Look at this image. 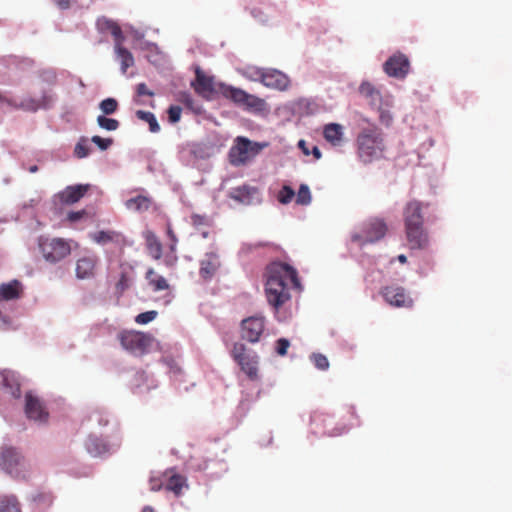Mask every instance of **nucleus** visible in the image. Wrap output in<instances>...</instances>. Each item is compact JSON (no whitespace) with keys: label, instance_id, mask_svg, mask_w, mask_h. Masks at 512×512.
Listing matches in <instances>:
<instances>
[{"label":"nucleus","instance_id":"nucleus-17","mask_svg":"<svg viewBox=\"0 0 512 512\" xmlns=\"http://www.w3.org/2000/svg\"><path fill=\"white\" fill-rule=\"evenodd\" d=\"M98 257L95 254H88L80 257L76 261V277L78 279H90L94 277Z\"/></svg>","mask_w":512,"mask_h":512},{"label":"nucleus","instance_id":"nucleus-37","mask_svg":"<svg viewBox=\"0 0 512 512\" xmlns=\"http://www.w3.org/2000/svg\"><path fill=\"white\" fill-rule=\"evenodd\" d=\"M32 500L36 504V509H38L40 512H41V510L50 507L53 503L52 495L47 492L36 493L33 496Z\"/></svg>","mask_w":512,"mask_h":512},{"label":"nucleus","instance_id":"nucleus-8","mask_svg":"<svg viewBox=\"0 0 512 512\" xmlns=\"http://www.w3.org/2000/svg\"><path fill=\"white\" fill-rule=\"evenodd\" d=\"M233 357L240 365L241 370L251 379L256 378V362L254 352L248 349L244 343H236L233 349Z\"/></svg>","mask_w":512,"mask_h":512},{"label":"nucleus","instance_id":"nucleus-63","mask_svg":"<svg viewBox=\"0 0 512 512\" xmlns=\"http://www.w3.org/2000/svg\"><path fill=\"white\" fill-rule=\"evenodd\" d=\"M397 259L402 264H405L407 262V257L404 254L398 255Z\"/></svg>","mask_w":512,"mask_h":512},{"label":"nucleus","instance_id":"nucleus-16","mask_svg":"<svg viewBox=\"0 0 512 512\" xmlns=\"http://www.w3.org/2000/svg\"><path fill=\"white\" fill-rule=\"evenodd\" d=\"M423 203L417 200L409 201L403 211L404 226H423Z\"/></svg>","mask_w":512,"mask_h":512},{"label":"nucleus","instance_id":"nucleus-10","mask_svg":"<svg viewBox=\"0 0 512 512\" xmlns=\"http://www.w3.org/2000/svg\"><path fill=\"white\" fill-rule=\"evenodd\" d=\"M258 74H260L261 83L268 88L285 91L290 86L289 77L279 70L262 69L258 70Z\"/></svg>","mask_w":512,"mask_h":512},{"label":"nucleus","instance_id":"nucleus-1","mask_svg":"<svg viewBox=\"0 0 512 512\" xmlns=\"http://www.w3.org/2000/svg\"><path fill=\"white\" fill-rule=\"evenodd\" d=\"M290 285L301 288L297 271L286 263L273 262L266 268L265 295L276 311L291 298Z\"/></svg>","mask_w":512,"mask_h":512},{"label":"nucleus","instance_id":"nucleus-4","mask_svg":"<svg viewBox=\"0 0 512 512\" xmlns=\"http://www.w3.org/2000/svg\"><path fill=\"white\" fill-rule=\"evenodd\" d=\"M0 467L16 479H25L29 465L13 447H3L0 452Z\"/></svg>","mask_w":512,"mask_h":512},{"label":"nucleus","instance_id":"nucleus-35","mask_svg":"<svg viewBox=\"0 0 512 512\" xmlns=\"http://www.w3.org/2000/svg\"><path fill=\"white\" fill-rule=\"evenodd\" d=\"M0 512H21L20 504L13 495L0 497Z\"/></svg>","mask_w":512,"mask_h":512},{"label":"nucleus","instance_id":"nucleus-15","mask_svg":"<svg viewBox=\"0 0 512 512\" xmlns=\"http://www.w3.org/2000/svg\"><path fill=\"white\" fill-rule=\"evenodd\" d=\"M405 234L411 249L423 250L429 246V235L423 226H406Z\"/></svg>","mask_w":512,"mask_h":512},{"label":"nucleus","instance_id":"nucleus-19","mask_svg":"<svg viewBox=\"0 0 512 512\" xmlns=\"http://www.w3.org/2000/svg\"><path fill=\"white\" fill-rule=\"evenodd\" d=\"M25 413L32 420L46 421L48 418V413L45 411L43 404L32 393L25 395Z\"/></svg>","mask_w":512,"mask_h":512},{"label":"nucleus","instance_id":"nucleus-61","mask_svg":"<svg viewBox=\"0 0 512 512\" xmlns=\"http://www.w3.org/2000/svg\"><path fill=\"white\" fill-rule=\"evenodd\" d=\"M178 258L176 255H173V256H168L166 257L165 259V264L167 266H174V264L177 262Z\"/></svg>","mask_w":512,"mask_h":512},{"label":"nucleus","instance_id":"nucleus-42","mask_svg":"<svg viewBox=\"0 0 512 512\" xmlns=\"http://www.w3.org/2000/svg\"><path fill=\"white\" fill-rule=\"evenodd\" d=\"M295 196L294 190L290 186H283L278 193V201L282 204H288Z\"/></svg>","mask_w":512,"mask_h":512},{"label":"nucleus","instance_id":"nucleus-18","mask_svg":"<svg viewBox=\"0 0 512 512\" xmlns=\"http://www.w3.org/2000/svg\"><path fill=\"white\" fill-rule=\"evenodd\" d=\"M89 189V184L67 186L64 190L58 193V198L63 204L72 205L82 199Z\"/></svg>","mask_w":512,"mask_h":512},{"label":"nucleus","instance_id":"nucleus-59","mask_svg":"<svg viewBox=\"0 0 512 512\" xmlns=\"http://www.w3.org/2000/svg\"><path fill=\"white\" fill-rule=\"evenodd\" d=\"M391 116L386 113L385 111H382L381 114H380V121L381 123L385 124V125H389V123L391 122Z\"/></svg>","mask_w":512,"mask_h":512},{"label":"nucleus","instance_id":"nucleus-30","mask_svg":"<svg viewBox=\"0 0 512 512\" xmlns=\"http://www.w3.org/2000/svg\"><path fill=\"white\" fill-rule=\"evenodd\" d=\"M146 247L149 255L155 259L159 260L163 254V246L159 241L157 236L154 233H148L146 236Z\"/></svg>","mask_w":512,"mask_h":512},{"label":"nucleus","instance_id":"nucleus-32","mask_svg":"<svg viewBox=\"0 0 512 512\" xmlns=\"http://www.w3.org/2000/svg\"><path fill=\"white\" fill-rule=\"evenodd\" d=\"M115 51L121 62V70L126 73L127 69L134 65L133 55L122 44L115 45Z\"/></svg>","mask_w":512,"mask_h":512},{"label":"nucleus","instance_id":"nucleus-24","mask_svg":"<svg viewBox=\"0 0 512 512\" xmlns=\"http://www.w3.org/2000/svg\"><path fill=\"white\" fill-rule=\"evenodd\" d=\"M89 454L94 457L102 456L109 451L108 444L101 438L89 436L85 443Z\"/></svg>","mask_w":512,"mask_h":512},{"label":"nucleus","instance_id":"nucleus-39","mask_svg":"<svg viewBox=\"0 0 512 512\" xmlns=\"http://www.w3.org/2000/svg\"><path fill=\"white\" fill-rule=\"evenodd\" d=\"M136 96L134 98V102L137 104H145L143 100L140 98L143 96L153 97L155 93L150 90L145 83H139L135 87Z\"/></svg>","mask_w":512,"mask_h":512},{"label":"nucleus","instance_id":"nucleus-41","mask_svg":"<svg viewBox=\"0 0 512 512\" xmlns=\"http://www.w3.org/2000/svg\"><path fill=\"white\" fill-rule=\"evenodd\" d=\"M311 202V193L307 185L302 184L298 190L296 203L300 205H308Z\"/></svg>","mask_w":512,"mask_h":512},{"label":"nucleus","instance_id":"nucleus-55","mask_svg":"<svg viewBox=\"0 0 512 512\" xmlns=\"http://www.w3.org/2000/svg\"><path fill=\"white\" fill-rule=\"evenodd\" d=\"M151 491H159L162 488V481L159 478L152 477L149 481Z\"/></svg>","mask_w":512,"mask_h":512},{"label":"nucleus","instance_id":"nucleus-11","mask_svg":"<svg viewBox=\"0 0 512 512\" xmlns=\"http://www.w3.org/2000/svg\"><path fill=\"white\" fill-rule=\"evenodd\" d=\"M380 293L385 301L394 307L410 308L413 306L412 298L407 295L403 287L386 286L381 289Z\"/></svg>","mask_w":512,"mask_h":512},{"label":"nucleus","instance_id":"nucleus-38","mask_svg":"<svg viewBox=\"0 0 512 512\" xmlns=\"http://www.w3.org/2000/svg\"><path fill=\"white\" fill-rule=\"evenodd\" d=\"M97 124L99 125V127H101L102 129H105L107 131H115L120 126V123L118 120L113 119V118H108L104 115H99L97 117Z\"/></svg>","mask_w":512,"mask_h":512},{"label":"nucleus","instance_id":"nucleus-23","mask_svg":"<svg viewBox=\"0 0 512 512\" xmlns=\"http://www.w3.org/2000/svg\"><path fill=\"white\" fill-rule=\"evenodd\" d=\"M254 188L248 185H242L232 188L230 197L241 204H250L254 198Z\"/></svg>","mask_w":512,"mask_h":512},{"label":"nucleus","instance_id":"nucleus-34","mask_svg":"<svg viewBox=\"0 0 512 512\" xmlns=\"http://www.w3.org/2000/svg\"><path fill=\"white\" fill-rule=\"evenodd\" d=\"M101 28L111 33L114 38L115 45L122 44L124 36L120 26L112 20H104L101 24Z\"/></svg>","mask_w":512,"mask_h":512},{"label":"nucleus","instance_id":"nucleus-62","mask_svg":"<svg viewBox=\"0 0 512 512\" xmlns=\"http://www.w3.org/2000/svg\"><path fill=\"white\" fill-rule=\"evenodd\" d=\"M310 152L313 154V156L316 160L321 158V151L319 150V148L317 146H313L312 150Z\"/></svg>","mask_w":512,"mask_h":512},{"label":"nucleus","instance_id":"nucleus-36","mask_svg":"<svg viewBox=\"0 0 512 512\" xmlns=\"http://www.w3.org/2000/svg\"><path fill=\"white\" fill-rule=\"evenodd\" d=\"M136 117L139 120L147 122L149 124V130L152 133H157L160 131V125H159L155 115L152 112L137 110Z\"/></svg>","mask_w":512,"mask_h":512},{"label":"nucleus","instance_id":"nucleus-2","mask_svg":"<svg viewBox=\"0 0 512 512\" xmlns=\"http://www.w3.org/2000/svg\"><path fill=\"white\" fill-rule=\"evenodd\" d=\"M356 146L357 155L364 164L383 158L386 144L382 130L374 125L362 129L357 135Z\"/></svg>","mask_w":512,"mask_h":512},{"label":"nucleus","instance_id":"nucleus-53","mask_svg":"<svg viewBox=\"0 0 512 512\" xmlns=\"http://www.w3.org/2000/svg\"><path fill=\"white\" fill-rule=\"evenodd\" d=\"M41 105V109H48L53 103V97L50 94L44 93L40 99H37Z\"/></svg>","mask_w":512,"mask_h":512},{"label":"nucleus","instance_id":"nucleus-56","mask_svg":"<svg viewBox=\"0 0 512 512\" xmlns=\"http://www.w3.org/2000/svg\"><path fill=\"white\" fill-rule=\"evenodd\" d=\"M157 273L156 271L153 269V268H149L147 271H146V275H145V278L146 280L148 281L149 285L152 286V282L157 280Z\"/></svg>","mask_w":512,"mask_h":512},{"label":"nucleus","instance_id":"nucleus-48","mask_svg":"<svg viewBox=\"0 0 512 512\" xmlns=\"http://www.w3.org/2000/svg\"><path fill=\"white\" fill-rule=\"evenodd\" d=\"M91 141L96 144L99 149L101 150H107L112 144H113V139L112 138H102L98 135H95L91 138Z\"/></svg>","mask_w":512,"mask_h":512},{"label":"nucleus","instance_id":"nucleus-47","mask_svg":"<svg viewBox=\"0 0 512 512\" xmlns=\"http://www.w3.org/2000/svg\"><path fill=\"white\" fill-rule=\"evenodd\" d=\"M168 119L171 123H177L180 121L182 108L178 105H171L168 108Z\"/></svg>","mask_w":512,"mask_h":512},{"label":"nucleus","instance_id":"nucleus-13","mask_svg":"<svg viewBox=\"0 0 512 512\" xmlns=\"http://www.w3.org/2000/svg\"><path fill=\"white\" fill-rule=\"evenodd\" d=\"M199 275L204 281H210L217 274L221 267L220 256L217 252L211 251L205 253L200 260Z\"/></svg>","mask_w":512,"mask_h":512},{"label":"nucleus","instance_id":"nucleus-60","mask_svg":"<svg viewBox=\"0 0 512 512\" xmlns=\"http://www.w3.org/2000/svg\"><path fill=\"white\" fill-rule=\"evenodd\" d=\"M266 102L263 99L258 98V113L267 112Z\"/></svg>","mask_w":512,"mask_h":512},{"label":"nucleus","instance_id":"nucleus-3","mask_svg":"<svg viewBox=\"0 0 512 512\" xmlns=\"http://www.w3.org/2000/svg\"><path fill=\"white\" fill-rule=\"evenodd\" d=\"M38 247L44 260L51 264H56L71 253L69 241L59 237L40 236L38 238Z\"/></svg>","mask_w":512,"mask_h":512},{"label":"nucleus","instance_id":"nucleus-58","mask_svg":"<svg viewBox=\"0 0 512 512\" xmlns=\"http://www.w3.org/2000/svg\"><path fill=\"white\" fill-rule=\"evenodd\" d=\"M298 147L299 149H301L304 155L309 156L311 154L310 149L308 148L305 140H300L298 142Z\"/></svg>","mask_w":512,"mask_h":512},{"label":"nucleus","instance_id":"nucleus-12","mask_svg":"<svg viewBox=\"0 0 512 512\" xmlns=\"http://www.w3.org/2000/svg\"><path fill=\"white\" fill-rule=\"evenodd\" d=\"M195 92L205 99H211L215 92V83L212 76H208L201 68L195 69V79L191 82Z\"/></svg>","mask_w":512,"mask_h":512},{"label":"nucleus","instance_id":"nucleus-21","mask_svg":"<svg viewBox=\"0 0 512 512\" xmlns=\"http://www.w3.org/2000/svg\"><path fill=\"white\" fill-rule=\"evenodd\" d=\"M22 294L23 285L19 280L14 279L0 285V302L19 299Z\"/></svg>","mask_w":512,"mask_h":512},{"label":"nucleus","instance_id":"nucleus-45","mask_svg":"<svg viewBox=\"0 0 512 512\" xmlns=\"http://www.w3.org/2000/svg\"><path fill=\"white\" fill-rule=\"evenodd\" d=\"M131 284V278L126 272H122L120 275V279L116 283V290L118 293H123L126 289L129 288Z\"/></svg>","mask_w":512,"mask_h":512},{"label":"nucleus","instance_id":"nucleus-57","mask_svg":"<svg viewBox=\"0 0 512 512\" xmlns=\"http://www.w3.org/2000/svg\"><path fill=\"white\" fill-rule=\"evenodd\" d=\"M157 273L156 271L153 269V268H149L147 271H146V275H145V278L146 280L148 281L149 285L152 286V282L157 280Z\"/></svg>","mask_w":512,"mask_h":512},{"label":"nucleus","instance_id":"nucleus-29","mask_svg":"<svg viewBox=\"0 0 512 512\" xmlns=\"http://www.w3.org/2000/svg\"><path fill=\"white\" fill-rule=\"evenodd\" d=\"M360 94L365 97L373 106L381 102L380 92L369 82H363L359 87Z\"/></svg>","mask_w":512,"mask_h":512},{"label":"nucleus","instance_id":"nucleus-44","mask_svg":"<svg viewBox=\"0 0 512 512\" xmlns=\"http://www.w3.org/2000/svg\"><path fill=\"white\" fill-rule=\"evenodd\" d=\"M311 360L314 365L320 370H327L329 367V361L327 357L321 353H313Z\"/></svg>","mask_w":512,"mask_h":512},{"label":"nucleus","instance_id":"nucleus-40","mask_svg":"<svg viewBox=\"0 0 512 512\" xmlns=\"http://www.w3.org/2000/svg\"><path fill=\"white\" fill-rule=\"evenodd\" d=\"M99 107L104 114L110 115L117 111L118 102L114 98H106L100 102Z\"/></svg>","mask_w":512,"mask_h":512},{"label":"nucleus","instance_id":"nucleus-22","mask_svg":"<svg viewBox=\"0 0 512 512\" xmlns=\"http://www.w3.org/2000/svg\"><path fill=\"white\" fill-rule=\"evenodd\" d=\"M323 136L333 146H338L343 140V127L337 123H330L324 126Z\"/></svg>","mask_w":512,"mask_h":512},{"label":"nucleus","instance_id":"nucleus-7","mask_svg":"<svg viewBox=\"0 0 512 512\" xmlns=\"http://www.w3.org/2000/svg\"><path fill=\"white\" fill-rule=\"evenodd\" d=\"M254 145L245 137H237L228 153L229 162L233 166L246 164L251 159V152Z\"/></svg>","mask_w":512,"mask_h":512},{"label":"nucleus","instance_id":"nucleus-31","mask_svg":"<svg viewBox=\"0 0 512 512\" xmlns=\"http://www.w3.org/2000/svg\"><path fill=\"white\" fill-rule=\"evenodd\" d=\"M7 104L14 109H21L30 112H36L41 109V105L37 99L28 97L23 99L21 102H16L15 100H7Z\"/></svg>","mask_w":512,"mask_h":512},{"label":"nucleus","instance_id":"nucleus-50","mask_svg":"<svg viewBox=\"0 0 512 512\" xmlns=\"http://www.w3.org/2000/svg\"><path fill=\"white\" fill-rule=\"evenodd\" d=\"M151 287H152L153 291L158 292V291H162V290H167V289H169L170 286H169L167 280L163 276L157 275V280L152 282Z\"/></svg>","mask_w":512,"mask_h":512},{"label":"nucleus","instance_id":"nucleus-14","mask_svg":"<svg viewBox=\"0 0 512 512\" xmlns=\"http://www.w3.org/2000/svg\"><path fill=\"white\" fill-rule=\"evenodd\" d=\"M333 419L326 414H314L311 418V430L315 435L320 436H337L342 433L343 429H331Z\"/></svg>","mask_w":512,"mask_h":512},{"label":"nucleus","instance_id":"nucleus-46","mask_svg":"<svg viewBox=\"0 0 512 512\" xmlns=\"http://www.w3.org/2000/svg\"><path fill=\"white\" fill-rule=\"evenodd\" d=\"M157 314V311L154 310L143 312L136 316L135 321L138 324H147L153 321L157 317Z\"/></svg>","mask_w":512,"mask_h":512},{"label":"nucleus","instance_id":"nucleus-26","mask_svg":"<svg viewBox=\"0 0 512 512\" xmlns=\"http://www.w3.org/2000/svg\"><path fill=\"white\" fill-rule=\"evenodd\" d=\"M0 385L5 387L14 398L21 396L20 384L10 372H0Z\"/></svg>","mask_w":512,"mask_h":512},{"label":"nucleus","instance_id":"nucleus-5","mask_svg":"<svg viewBox=\"0 0 512 512\" xmlns=\"http://www.w3.org/2000/svg\"><path fill=\"white\" fill-rule=\"evenodd\" d=\"M122 347L136 355L148 353L153 344L154 338L147 333L140 331H122L118 334Z\"/></svg>","mask_w":512,"mask_h":512},{"label":"nucleus","instance_id":"nucleus-49","mask_svg":"<svg viewBox=\"0 0 512 512\" xmlns=\"http://www.w3.org/2000/svg\"><path fill=\"white\" fill-rule=\"evenodd\" d=\"M191 224L194 227H201V226H208L209 225V218L206 215H200V214H192L191 215Z\"/></svg>","mask_w":512,"mask_h":512},{"label":"nucleus","instance_id":"nucleus-27","mask_svg":"<svg viewBox=\"0 0 512 512\" xmlns=\"http://www.w3.org/2000/svg\"><path fill=\"white\" fill-rule=\"evenodd\" d=\"M241 339L254 344L256 342V318L248 317L241 322Z\"/></svg>","mask_w":512,"mask_h":512},{"label":"nucleus","instance_id":"nucleus-64","mask_svg":"<svg viewBox=\"0 0 512 512\" xmlns=\"http://www.w3.org/2000/svg\"><path fill=\"white\" fill-rule=\"evenodd\" d=\"M29 172L30 173H35L38 171V166L37 165H32L28 168Z\"/></svg>","mask_w":512,"mask_h":512},{"label":"nucleus","instance_id":"nucleus-28","mask_svg":"<svg viewBox=\"0 0 512 512\" xmlns=\"http://www.w3.org/2000/svg\"><path fill=\"white\" fill-rule=\"evenodd\" d=\"M151 204V198L143 195H138L136 197L130 198L125 202L126 208L135 212L147 211L149 210Z\"/></svg>","mask_w":512,"mask_h":512},{"label":"nucleus","instance_id":"nucleus-20","mask_svg":"<svg viewBox=\"0 0 512 512\" xmlns=\"http://www.w3.org/2000/svg\"><path fill=\"white\" fill-rule=\"evenodd\" d=\"M91 238L100 245L113 243L120 249H123L127 245L126 237L121 232L114 230L98 231L92 234Z\"/></svg>","mask_w":512,"mask_h":512},{"label":"nucleus","instance_id":"nucleus-9","mask_svg":"<svg viewBox=\"0 0 512 512\" xmlns=\"http://www.w3.org/2000/svg\"><path fill=\"white\" fill-rule=\"evenodd\" d=\"M383 69L388 76L403 79L409 73L410 61L405 54L397 52L385 61Z\"/></svg>","mask_w":512,"mask_h":512},{"label":"nucleus","instance_id":"nucleus-51","mask_svg":"<svg viewBox=\"0 0 512 512\" xmlns=\"http://www.w3.org/2000/svg\"><path fill=\"white\" fill-rule=\"evenodd\" d=\"M290 347V342L286 338H280L276 341V352L280 356H285Z\"/></svg>","mask_w":512,"mask_h":512},{"label":"nucleus","instance_id":"nucleus-52","mask_svg":"<svg viewBox=\"0 0 512 512\" xmlns=\"http://www.w3.org/2000/svg\"><path fill=\"white\" fill-rule=\"evenodd\" d=\"M167 236L168 238L170 239L171 243L169 245V249L172 253H175L176 252V246H177V243H178V239H177V236L175 234V232L173 231L171 225H168L167 226Z\"/></svg>","mask_w":512,"mask_h":512},{"label":"nucleus","instance_id":"nucleus-54","mask_svg":"<svg viewBox=\"0 0 512 512\" xmlns=\"http://www.w3.org/2000/svg\"><path fill=\"white\" fill-rule=\"evenodd\" d=\"M86 211L85 210H80V211H72L70 213H68L67 215V219L70 221V222H76L80 219H82L85 215H86Z\"/></svg>","mask_w":512,"mask_h":512},{"label":"nucleus","instance_id":"nucleus-33","mask_svg":"<svg viewBox=\"0 0 512 512\" xmlns=\"http://www.w3.org/2000/svg\"><path fill=\"white\" fill-rule=\"evenodd\" d=\"M184 486H186V478L175 473L169 477L165 488L172 491L176 496H179Z\"/></svg>","mask_w":512,"mask_h":512},{"label":"nucleus","instance_id":"nucleus-25","mask_svg":"<svg viewBox=\"0 0 512 512\" xmlns=\"http://www.w3.org/2000/svg\"><path fill=\"white\" fill-rule=\"evenodd\" d=\"M221 94L228 99H231L235 103L245 104L247 103L249 96L241 89L234 88L232 86L221 84L219 86Z\"/></svg>","mask_w":512,"mask_h":512},{"label":"nucleus","instance_id":"nucleus-43","mask_svg":"<svg viewBox=\"0 0 512 512\" xmlns=\"http://www.w3.org/2000/svg\"><path fill=\"white\" fill-rule=\"evenodd\" d=\"M86 138H81L80 141L76 144L74 153L78 158H84L89 155L90 148L88 146Z\"/></svg>","mask_w":512,"mask_h":512},{"label":"nucleus","instance_id":"nucleus-6","mask_svg":"<svg viewBox=\"0 0 512 512\" xmlns=\"http://www.w3.org/2000/svg\"><path fill=\"white\" fill-rule=\"evenodd\" d=\"M387 232V225L383 219L372 218L362 225L361 231L353 233L351 240L363 246L382 239Z\"/></svg>","mask_w":512,"mask_h":512}]
</instances>
